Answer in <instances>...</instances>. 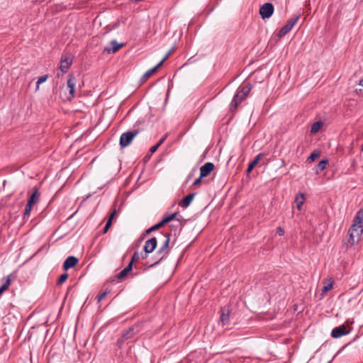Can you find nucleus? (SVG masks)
<instances>
[{"mask_svg":"<svg viewBox=\"0 0 363 363\" xmlns=\"http://www.w3.org/2000/svg\"><path fill=\"white\" fill-rule=\"evenodd\" d=\"M252 89V85L250 82L242 83L238 86L236 93L230 104V111L233 112L236 110L238 105L248 96Z\"/></svg>","mask_w":363,"mask_h":363,"instance_id":"1","label":"nucleus"},{"mask_svg":"<svg viewBox=\"0 0 363 363\" xmlns=\"http://www.w3.org/2000/svg\"><path fill=\"white\" fill-rule=\"evenodd\" d=\"M350 229H353V235H357V238H360L363 233V208L360 209L354 220V223Z\"/></svg>","mask_w":363,"mask_h":363,"instance_id":"2","label":"nucleus"},{"mask_svg":"<svg viewBox=\"0 0 363 363\" xmlns=\"http://www.w3.org/2000/svg\"><path fill=\"white\" fill-rule=\"evenodd\" d=\"M165 236H166V239H165L163 245L160 247V249L157 252V254L161 255V257L157 261H155L154 263L150 264L147 267V268H150V267H152L158 264L168 255L169 251V240H170V238H169L170 235H169V234L167 233L165 235Z\"/></svg>","mask_w":363,"mask_h":363,"instance_id":"3","label":"nucleus"},{"mask_svg":"<svg viewBox=\"0 0 363 363\" xmlns=\"http://www.w3.org/2000/svg\"><path fill=\"white\" fill-rule=\"evenodd\" d=\"M299 18L300 15H294L290 19H289L286 25L279 30L278 37L282 38L285 36L296 25Z\"/></svg>","mask_w":363,"mask_h":363,"instance_id":"4","label":"nucleus"},{"mask_svg":"<svg viewBox=\"0 0 363 363\" xmlns=\"http://www.w3.org/2000/svg\"><path fill=\"white\" fill-rule=\"evenodd\" d=\"M139 133L138 130H135L133 131H128L123 133L120 138L119 144L121 147H125L128 146L133 138Z\"/></svg>","mask_w":363,"mask_h":363,"instance_id":"5","label":"nucleus"},{"mask_svg":"<svg viewBox=\"0 0 363 363\" xmlns=\"http://www.w3.org/2000/svg\"><path fill=\"white\" fill-rule=\"evenodd\" d=\"M274 5L272 3H265L259 9V14L262 18H269L274 13Z\"/></svg>","mask_w":363,"mask_h":363,"instance_id":"6","label":"nucleus"},{"mask_svg":"<svg viewBox=\"0 0 363 363\" xmlns=\"http://www.w3.org/2000/svg\"><path fill=\"white\" fill-rule=\"evenodd\" d=\"M73 57L71 54L62 55L60 60V69L63 73H66L72 64Z\"/></svg>","mask_w":363,"mask_h":363,"instance_id":"7","label":"nucleus"},{"mask_svg":"<svg viewBox=\"0 0 363 363\" xmlns=\"http://www.w3.org/2000/svg\"><path fill=\"white\" fill-rule=\"evenodd\" d=\"M157 244V241L156 238H152L147 240L145 242V245L143 247V250L145 253L144 255H142V258L145 259L147 257V254L152 252L155 250V249L156 248Z\"/></svg>","mask_w":363,"mask_h":363,"instance_id":"8","label":"nucleus"},{"mask_svg":"<svg viewBox=\"0 0 363 363\" xmlns=\"http://www.w3.org/2000/svg\"><path fill=\"white\" fill-rule=\"evenodd\" d=\"M67 87L69 88V96L68 99L71 100L75 96V85H76V79L73 74H69L68 79L67 82Z\"/></svg>","mask_w":363,"mask_h":363,"instance_id":"9","label":"nucleus"},{"mask_svg":"<svg viewBox=\"0 0 363 363\" xmlns=\"http://www.w3.org/2000/svg\"><path fill=\"white\" fill-rule=\"evenodd\" d=\"M349 333V330H347L345 325H342L333 329L331 332V336L334 338H339L342 335H345Z\"/></svg>","mask_w":363,"mask_h":363,"instance_id":"10","label":"nucleus"},{"mask_svg":"<svg viewBox=\"0 0 363 363\" xmlns=\"http://www.w3.org/2000/svg\"><path fill=\"white\" fill-rule=\"evenodd\" d=\"M215 166L212 162H206L200 168L201 177H207L214 169Z\"/></svg>","mask_w":363,"mask_h":363,"instance_id":"11","label":"nucleus"},{"mask_svg":"<svg viewBox=\"0 0 363 363\" xmlns=\"http://www.w3.org/2000/svg\"><path fill=\"white\" fill-rule=\"evenodd\" d=\"M79 259L74 256L68 257L63 263V269L68 270L69 269L74 267L78 263Z\"/></svg>","mask_w":363,"mask_h":363,"instance_id":"12","label":"nucleus"},{"mask_svg":"<svg viewBox=\"0 0 363 363\" xmlns=\"http://www.w3.org/2000/svg\"><path fill=\"white\" fill-rule=\"evenodd\" d=\"M111 48L106 47L104 48V51L107 53H115L116 52L121 48L124 46L123 43H118L116 40L111 41Z\"/></svg>","mask_w":363,"mask_h":363,"instance_id":"13","label":"nucleus"},{"mask_svg":"<svg viewBox=\"0 0 363 363\" xmlns=\"http://www.w3.org/2000/svg\"><path fill=\"white\" fill-rule=\"evenodd\" d=\"M195 196L196 193H191L188 194L187 196L182 199V200L179 202V205L182 208H187L191 203Z\"/></svg>","mask_w":363,"mask_h":363,"instance_id":"14","label":"nucleus"},{"mask_svg":"<svg viewBox=\"0 0 363 363\" xmlns=\"http://www.w3.org/2000/svg\"><path fill=\"white\" fill-rule=\"evenodd\" d=\"M230 320V311L228 309L221 308L220 320L223 325L228 324Z\"/></svg>","mask_w":363,"mask_h":363,"instance_id":"15","label":"nucleus"},{"mask_svg":"<svg viewBox=\"0 0 363 363\" xmlns=\"http://www.w3.org/2000/svg\"><path fill=\"white\" fill-rule=\"evenodd\" d=\"M134 330L135 328L133 327H131L128 328V330L124 331L122 334V340H118V342H123L124 340H128L133 337L135 333Z\"/></svg>","mask_w":363,"mask_h":363,"instance_id":"16","label":"nucleus"},{"mask_svg":"<svg viewBox=\"0 0 363 363\" xmlns=\"http://www.w3.org/2000/svg\"><path fill=\"white\" fill-rule=\"evenodd\" d=\"M262 153H259L258 154L255 158L249 164L248 167H247V174H250L252 169H254V167L258 164V162H259V160L262 159Z\"/></svg>","mask_w":363,"mask_h":363,"instance_id":"17","label":"nucleus"},{"mask_svg":"<svg viewBox=\"0 0 363 363\" xmlns=\"http://www.w3.org/2000/svg\"><path fill=\"white\" fill-rule=\"evenodd\" d=\"M39 198H40V193H39L38 189L35 187L34 191H33V194H31L30 197L29 198L28 202L33 203V205L38 202Z\"/></svg>","mask_w":363,"mask_h":363,"instance_id":"18","label":"nucleus"},{"mask_svg":"<svg viewBox=\"0 0 363 363\" xmlns=\"http://www.w3.org/2000/svg\"><path fill=\"white\" fill-rule=\"evenodd\" d=\"M159 67L155 65L154 67L147 70L141 77L140 81L145 82L147 81L158 69Z\"/></svg>","mask_w":363,"mask_h":363,"instance_id":"19","label":"nucleus"},{"mask_svg":"<svg viewBox=\"0 0 363 363\" xmlns=\"http://www.w3.org/2000/svg\"><path fill=\"white\" fill-rule=\"evenodd\" d=\"M353 230H354L353 229H349V230H348V235H349L348 243L350 245H354L359 240V238L357 237V235L352 234Z\"/></svg>","mask_w":363,"mask_h":363,"instance_id":"20","label":"nucleus"},{"mask_svg":"<svg viewBox=\"0 0 363 363\" xmlns=\"http://www.w3.org/2000/svg\"><path fill=\"white\" fill-rule=\"evenodd\" d=\"M305 201V195L303 194H300L299 195L296 196L295 201L296 203V207L298 210H301L302 206Z\"/></svg>","mask_w":363,"mask_h":363,"instance_id":"21","label":"nucleus"},{"mask_svg":"<svg viewBox=\"0 0 363 363\" xmlns=\"http://www.w3.org/2000/svg\"><path fill=\"white\" fill-rule=\"evenodd\" d=\"M115 214H116V210L114 209L113 211L110 215V217H109L108 220H107L105 227L104 228V230H103L104 233H106L108 230L110 226L111 225L112 220H113Z\"/></svg>","mask_w":363,"mask_h":363,"instance_id":"22","label":"nucleus"},{"mask_svg":"<svg viewBox=\"0 0 363 363\" xmlns=\"http://www.w3.org/2000/svg\"><path fill=\"white\" fill-rule=\"evenodd\" d=\"M323 123L320 121L314 123L311 128V133H317L320 129V128L323 126Z\"/></svg>","mask_w":363,"mask_h":363,"instance_id":"23","label":"nucleus"},{"mask_svg":"<svg viewBox=\"0 0 363 363\" xmlns=\"http://www.w3.org/2000/svg\"><path fill=\"white\" fill-rule=\"evenodd\" d=\"M32 206H33V203L28 202V203L26 206V208H25L24 213H23L24 218H26V217H28L30 216Z\"/></svg>","mask_w":363,"mask_h":363,"instance_id":"24","label":"nucleus"},{"mask_svg":"<svg viewBox=\"0 0 363 363\" xmlns=\"http://www.w3.org/2000/svg\"><path fill=\"white\" fill-rule=\"evenodd\" d=\"M68 278V274L67 273H64L61 274L57 280V284L61 285Z\"/></svg>","mask_w":363,"mask_h":363,"instance_id":"25","label":"nucleus"},{"mask_svg":"<svg viewBox=\"0 0 363 363\" xmlns=\"http://www.w3.org/2000/svg\"><path fill=\"white\" fill-rule=\"evenodd\" d=\"M48 78V75L45 74V75H43V76H40L38 81H37V83H36V89H38L39 88V85L43 82H45Z\"/></svg>","mask_w":363,"mask_h":363,"instance_id":"26","label":"nucleus"},{"mask_svg":"<svg viewBox=\"0 0 363 363\" xmlns=\"http://www.w3.org/2000/svg\"><path fill=\"white\" fill-rule=\"evenodd\" d=\"M328 161L327 160H321L318 164V168L320 171H323L325 169Z\"/></svg>","mask_w":363,"mask_h":363,"instance_id":"27","label":"nucleus"},{"mask_svg":"<svg viewBox=\"0 0 363 363\" xmlns=\"http://www.w3.org/2000/svg\"><path fill=\"white\" fill-rule=\"evenodd\" d=\"M177 214H178L177 212H174V213L164 217L163 218V220L165 221V223H167L172 221V220H174L176 218Z\"/></svg>","mask_w":363,"mask_h":363,"instance_id":"28","label":"nucleus"},{"mask_svg":"<svg viewBox=\"0 0 363 363\" xmlns=\"http://www.w3.org/2000/svg\"><path fill=\"white\" fill-rule=\"evenodd\" d=\"M128 274V272L125 269H123L116 277L117 279H123L124 277H125Z\"/></svg>","mask_w":363,"mask_h":363,"instance_id":"29","label":"nucleus"},{"mask_svg":"<svg viewBox=\"0 0 363 363\" xmlns=\"http://www.w3.org/2000/svg\"><path fill=\"white\" fill-rule=\"evenodd\" d=\"M170 52H171V51H169V52H167V53L164 56V57L160 60V62L157 65V66L158 67H160L162 65V64L164 63V61H166V60L168 59V57H169V55H170Z\"/></svg>","mask_w":363,"mask_h":363,"instance_id":"30","label":"nucleus"},{"mask_svg":"<svg viewBox=\"0 0 363 363\" xmlns=\"http://www.w3.org/2000/svg\"><path fill=\"white\" fill-rule=\"evenodd\" d=\"M11 275H9L6 277V281L2 285L5 286L6 289H9L11 285Z\"/></svg>","mask_w":363,"mask_h":363,"instance_id":"31","label":"nucleus"},{"mask_svg":"<svg viewBox=\"0 0 363 363\" xmlns=\"http://www.w3.org/2000/svg\"><path fill=\"white\" fill-rule=\"evenodd\" d=\"M140 259V255L138 252H135L132 256L130 262L133 263L134 262H137Z\"/></svg>","mask_w":363,"mask_h":363,"instance_id":"32","label":"nucleus"},{"mask_svg":"<svg viewBox=\"0 0 363 363\" xmlns=\"http://www.w3.org/2000/svg\"><path fill=\"white\" fill-rule=\"evenodd\" d=\"M318 157V153L313 152L308 157L307 160L308 162H312V161H314Z\"/></svg>","mask_w":363,"mask_h":363,"instance_id":"33","label":"nucleus"},{"mask_svg":"<svg viewBox=\"0 0 363 363\" xmlns=\"http://www.w3.org/2000/svg\"><path fill=\"white\" fill-rule=\"evenodd\" d=\"M333 287V283L330 282V283H328L325 286H323V289H322V291L323 292H327L328 291H329L330 289H331Z\"/></svg>","mask_w":363,"mask_h":363,"instance_id":"34","label":"nucleus"},{"mask_svg":"<svg viewBox=\"0 0 363 363\" xmlns=\"http://www.w3.org/2000/svg\"><path fill=\"white\" fill-rule=\"evenodd\" d=\"M107 293V291H104L101 294H99L97 296L98 302H100L102 299H104L106 296Z\"/></svg>","mask_w":363,"mask_h":363,"instance_id":"35","label":"nucleus"},{"mask_svg":"<svg viewBox=\"0 0 363 363\" xmlns=\"http://www.w3.org/2000/svg\"><path fill=\"white\" fill-rule=\"evenodd\" d=\"M284 233H285L284 230L281 227H280V226L277 227V233L279 235L282 236V235H284Z\"/></svg>","mask_w":363,"mask_h":363,"instance_id":"36","label":"nucleus"},{"mask_svg":"<svg viewBox=\"0 0 363 363\" xmlns=\"http://www.w3.org/2000/svg\"><path fill=\"white\" fill-rule=\"evenodd\" d=\"M133 264L131 262L128 263V264L124 268L128 273L132 270L133 269Z\"/></svg>","mask_w":363,"mask_h":363,"instance_id":"37","label":"nucleus"},{"mask_svg":"<svg viewBox=\"0 0 363 363\" xmlns=\"http://www.w3.org/2000/svg\"><path fill=\"white\" fill-rule=\"evenodd\" d=\"M164 224H166L165 221L162 219L160 223L155 224V225L156 226L157 229H159L161 227H162Z\"/></svg>","mask_w":363,"mask_h":363,"instance_id":"38","label":"nucleus"},{"mask_svg":"<svg viewBox=\"0 0 363 363\" xmlns=\"http://www.w3.org/2000/svg\"><path fill=\"white\" fill-rule=\"evenodd\" d=\"M158 148H159V145L156 144L150 147V152L153 153V152H156Z\"/></svg>","mask_w":363,"mask_h":363,"instance_id":"39","label":"nucleus"},{"mask_svg":"<svg viewBox=\"0 0 363 363\" xmlns=\"http://www.w3.org/2000/svg\"><path fill=\"white\" fill-rule=\"evenodd\" d=\"M202 178L203 177H201V175H200V177L194 182L193 185H199L201 183Z\"/></svg>","mask_w":363,"mask_h":363,"instance_id":"40","label":"nucleus"},{"mask_svg":"<svg viewBox=\"0 0 363 363\" xmlns=\"http://www.w3.org/2000/svg\"><path fill=\"white\" fill-rule=\"evenodd\" d=\"M157 230L155 225L152 226L146 230V233H150L152 231Z\"/></svg>","mask_w":363,"mask_h":363,"instance_id":"41","label":"nucleus"},{"mask_svg":"<svg viewBox=\"0 0 363 363\" xmlns=\"http://www.w3.org/2000/svg\"><path fill=\"white\" fill-rule=\"evenodd\" d=\"M8 289H6L5 286H4L3 285L0 287V296H1V294L5 291H6Z\"/></svg>","mask_w":363,"mask_h":363,"instance_id":"42","label":"nucleus"},{"mask_svg":"<svg viewBox=\"0 0 363 363\" xmlns=\"http://www.w3.org/2000/svg\"><path fill=\"white\" fill-rule=\"evenodd\" d=\"M165 140V137L161 138L158 143H157V145H159V147L164 143V141Z\"/></svg>","mask_w":363,"mask_h":363,"instance_id":"43","label":"nucleus"},{"mask_svg":"<svg viewBox=\"0 0 363 363\" xmlns=\"http://www.w3.org/2000/svg\"><path fill=\"white\" fill-rule=\"evenodd\" d=\"M165 140V137L161 138L158 143H157V145H159V147L164 143V141Z\"/></svg>","mask_w":363,"mask_h":363,"instance_id":"44","label":"nucleus"},{"mask_svg":"<svg viewBox=\"0 0 363 363\" xmlns=\"http://www.w3.org/2000/svg\"><path fill=\"white\" fill-rule=\"evenodd\" d=\"M362 151H363V145H362Z\"/></svg>","mask_w":363,"mask_h":363,"instance_id":"45","label":"nucleus"}]
</instances>
